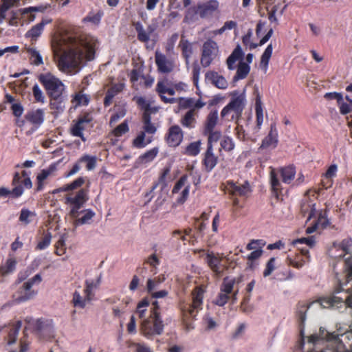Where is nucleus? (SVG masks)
<instances>
[{"label": "nucleus", "mask_w": 352, "mask_h": 352, "mask_svg": "<svg viewBox=\"0 0 352 352\" xmlns=\"http://www.w3.org/2000/svg\"><path fill=\"white\" fill-rule=\"evenodd\" d=\"M82 163L85 164V168L87 170H92L96 166L97 158L96 156L87 154L83 155L73 165L70 170L65 175V177H68L77 173L80 170V164Z\"/></svg>", "instance_id": "dca6fc26"}, {"label": "nucleus", "mask_w": 352, "mask_h": 352, "mask_svg": "<svg viewBox=\"0 0 352 352\" xmlns=\"http://www.w3.org/2000/svg\"><path fill=\"white\" fill-rule=\"evenodd\" d=\"M16 260L14 257H9L5 263L0 266V275L6 276V275L14 272L16 270Z\"/></svg>", "instance_id": "79ce46f5"}, {"label": "nucleus", "mask_w": 352, "mask_h": 352, "mask_svg": "<svg viewBox=\"0 0 352 352\" xmlns=\"http://www.w3.org/2000/svg\"><path fill=\"white\" fill-rule=\"evenodd\" d=\"M270 191L272 195L276 199L277 201H280L283 195L282 184L278 179L280 175L282 182L285 184H289L295 178L296 168L294 165H289L286 166L274 168L270 167Z\"/></svg>", "instance_id": "20e7f679"}, {"label": "nucleus", "mask_w": 352, "mask_h": 352, "mask_svg": "<svg viewBox=\"0 0 352 352\" xmlns=\"http://www.w3.org/2000/svg\"><path fill=\"white\" fill-rule=\"evenodd\" d=\"M36 214L30 211L26 208H23L21 210L19 221L23 226H27L31 222V218L34 217Z\"/></svg>", "instance_id": "603ef678"}, {"label": "nucleus", "mask_w": 352, "mask_h": 352, "mask_svg": "<svg viewBox=\"0 0 352 352\" xmlns=\"http://www.w3.org/2000/svg\"><path fill=\"white\" fill-rule=\"evenodd\" d=\"M278 144V132L275 124L271 125L268 135L263 140L261 146L263 148H275Z\"/></svg>", "instance_id": "f704fd0d"}, {"label": "nucleus", "mask_w": 352, "mask_h": 352, "mask_svg": "<svg viewBox=\"0 0 352 352\" xmlns=\"http://www.w3.org/2000/svg\"><path fill=\"white\" fill-rule=\"evenodd\" d=\"M24 118L34 129H38L44 122L45 110L41 108L30 109L27 111Z\"/></svg>", "instance_id": "412c9836"}, {"label": "nucleus", "mask_w": 352, "mask_h": 352, "mask_svg": "<svg viewBox=\"0 0 352 352\" xmlns=\"http://www.w3.org/2000/svg\"><path fill=\"white\" fill-rule=\"evenodd\" d=\"M152 141L153 138L151 137H148L146 139V135L144 132L141 131L133 140L132 144L135 148H142L150 144Z\"/></svg>", "instance_id": "a18cd8bd"}, {"label": "nucleus", "mask_w": 352, "mask_h": 352, "mask_svg": "<svg viewBox=\"0 0 352 352\" xmlns=\"http://www.w3.org/2000/svg\"><path fill=\"white\" fill-rule=\"evenodd\" d=\"M93 120V116L89 112H85L77 118L76 121H74V124L70 129L71 134L74 137L80 138L83 142L86 141L84 137L83 131L86 126L90 124Z\"/></svg>", "instance_id": "4468645a"}, {"label": "nucleus", "mask_w": 352, "mask_h": 352, "mask_svg": "<svg viewBox=\"0 0 352 352\" xmlns=\"http://www.w3.org/2000/svg\"><path fill=\"white\" fill-rule=\"evenodd\" d=\"M345 270L346 271V283L344 284V286L352 281V263L349 258L345 260ZM343 285L340 284V287ZM322 305L324 307H339L342 305H344L346 307L352 308V285L351 287L346 288H339L336 290V294L327 297L323 298L322 300Z\"/></svg>", "instance_id": "7ed1b4c3"}, {"label": "nucleus", "mask_w": 352, "mask_h": 352, "mask_svg": "<svg viewBox=\"0 0 352 352\" xmlns=\"http://www.w3.org/2000/svg\"><path fill=\"white\" fill-rule=\"evenodd\" d=\"M143 129L144 133L154 134L157 131V128L151 122V118L149 113H144L143 115Z\"/></svg>", "instance_id": "3c124183"}, {"label": "nucleus", "mask_w": 352, "mask_h": 352, "mask_svg": "<svg viewBox=\"0 0 352 352\" xmlns=\"http://www.w3.org/2000/svg\"><path fill=\"white\" fill-rule=\"evenodd\" d=\"M219 3L217 0H209L205 3H199L197 6L189 8L184 16L186 22H193L198 19V16L206 19L211 16L218 10Z\"/></svg>", "instance_id": "6e6552de"}, {"label": "nucleus", "mask_w": 352, "mask_h": 352, "mask_svg": "<svg viewBox=\"0 0 352 352\" xmlns=\"http://www.w3.org/2000/svg\"><path fill=\"white\" fill-rule=\"evenodd\" d=\"M184 133L179 125L171 126L165 135L164 140L170 147H177L182 142Z\"/></svg>", "instance_id": "a211bd4d"}, {"label": "nucleus", "mask_w": 352, "mask_h": 352, "mask_svg": "<svg viewBox=\"0 0 352 352\" xmlns=\"http://www.w3.org/2000/svg\"><path fill=\"white\" fill-rule=\"evenodd\" d=\"M89 102V98L87 95L82 94L81 91L76 93L73 96L72 102L74 106L87 105Z\"/></svg>", "instance_id": "5fc2aeb1"}, {"label": "nucleus", "mask_w": 352, "mask_h": 352, "mask_svg": "<svg viewBox=\"0 0 352 352\" xmlns=\"http://www.w3.org/2000/svg\"><path fill=\"white\" fill-rule=\"evenodd\" d=\"M124 88L123 83H116L113 85L106 92L104 98V106L107 107L112 104L113 98L122 92Z\"/></svg>", "instance_id": "473e14b6"}, {"label": "nucleus", "mask_w": 352, "mask_h": 352, "mask_svg": "<svg viewBox=\"0 0 352 352\" xmlns=\"http://www.w3.org/2000/svg\"><path fill=\"white\" fill-rule=\"evenodd\" d=\"M218 53L219 47L214 41L208 39L205 41L202 46L200 60L202 67H209L217 56Z\"/></svg>", "instance_id": "ddd939ff"}, {"label": "nucleus", "mask_w": 352, "mask_h": 352, "mask_svg": "<svg viewBox=\"0 0 352 352\" xmlns=\"http://www.w3.org/2000/svg\"><path fill=\"white\" fill-rule=\"evenodd\" d=\"M104 15L102 10H98L97 12H90L88 14L83 18V23H91L94 25H98L100 23L102 17Z\"/></svg>", "instance_id": "09e8293b"}, {"label": "nucleus", "mask_w": 352, "mask_h": 352, "mask_svg": "<svg viewBox=\"0 0 352 352\" xmlns=\"http://www.w3.org/2000/svg\"><path fill=\"white\" fill-rule=\"evenodd\" d=\"M218 121L219 115L217 109L210 111L206 117L201 133L204 136L207 137L206 146L213 147L214 143H217L222 139V132L215 129Z\"/></svg>", "instance_id": "0eeeda50"}, {"label": "nucleus", "mask_w": 352, "mask_h": 352, "mask_svg": "<svg viewBox=\"0 0 352 352\" xmlns=\"http://www.w3.org/2000/svg\"><path fill=\"white\" fill-rule=\"evenodd\" d=\"M96 41L91 36L81 39L75 47L65 51L58 61V69L66 74L76 72L84 60H91L95 56Z\"/></svg>", "instance_id": "f257e3e1"}, {"label": "nucleus", "mask_w": 352, "mask_h": 352, "mask_svg": "<svg viewBox=\"0 0 352 352\" xmlns=\"http://www.w3.org/2000/svg\"><path fill=\"white\" fill-rule=\"evenodd\" d=\"M231 99L221 111V117L228 121L236 122L241 118L242 113L246 104L245 94L239 91L230 94Z\"/></svg>", "instance_id": "39448f33"}, {"label": "nucleus", "mask_w": 352, "mask_h": 352, "mask_svg": "<svg viewBox=\"0 0 352 352\" xmlns=\"http://www.w3.org/2000/svg\"><path fill=\"white\" fill-rule=\"evenodd\" d=\"M273 51V47L272 43L269 44L266 49L265 50L264 52L263 53L261 58V62H260V66L262 69H263L265 71H267L268 68L269 62L270 60V58L272 54Z\"/></svg>", "instance_id": "de8ad7c7"}, {"label": "nucleus", "mask_w": 352, "mask_h": 352, "mask_svg": "<svg viewBox=\"0 0 352 352\" xmlns=\"http://www.w3.org/2000/svg\"><path fill=\"white\" fill-rule=\"evenodd\" d=\"M133 25L137 32L138 40L142 43H147L150 40L151 34L155 30V27L153 25H148L145 30L140 21L135 23Z\"/></svg>", "instance_id": "393cba45"}, {"label": "nucleus", "mask_w": 352, "mask_h": 352, "mask_svg": "<svg viewBox=\"0 0 352 352\" xmlns=\"http://www.w3.org/2000/svg\"><path fill=\"white\" fill-rule=\"evenodd\" d=\"M81 212H85V214L81 217L74 218L75 219V224L76 226L89 223L90 220L95 215V212L90 209L82 210Z\"/></svg>", "instance_id": "6e6d98bb"}, {"label": "nucleus", "mask_w": 352, "mask_h": 352, "mask_svg": "<svg viewBox=\"0 0 352 352\" xmlns=\"http://www.w3.org/2000/svg\"><path fill=\"white\" fill-rule=\"evenodd\" d=\"M48 98L50 99L49 106L52 110L56 111V113H61L64 111L67 100L65 94H60Z\"/></svg>", "instance_id": "7c9ffc66"}, {"label": "nucleus", "mask_w": 352, "mask_h": 352, "mask_svg": "<svg viewBox=\"0 0 352 352\" xmlns=\"http://www.w3.org/2000/svg\"><path fill=\"white\" fill-rule=\"evenodd\" d=\"M57 166H58V162H55V163H52L46 169H43L40 173H38L36 177L43 179L44 181H45V179L49 177L51 175H52L54 172H56L57 170Z\"/></svg>", "instance_id": "e2e57ef3"}, {"label": "nucleus", "mask_w": 352, "mask_h": 352, "mask_svg": "<svg viewBox=\"0 0 352 352\" xmlns=\"http://www.w3.org/2000/svg\"><path fill=\"white\" fill-rule=\"evenodd\" d=\"M88 190L81 188L74 197H67L65 204H69L71 209L69 216L71 218H76L79 215V210L88 201Z\"/></svg>", "instance_id": "f8f14e48"}, {"label": "nucleus", "mask_w": 352, "mask_h": 352, "mask_svg": "<svg viewBox=\"0 0 352 352\" xmlns=\"http://www.w3.org/2000/svg\"><path fill=\"white\" fill-rule=\"evenodd\" d=\"M38 80L48 97L65 94V85L58 78L50 72L41 74L38 76Z\"/></svg>", "instance_id": "9b49d317"}, {"label": "nucleus", "mask_w": 352, "mask_h": 352, "mask_svg": "<svg viewBox=\"0 0 352 352\" xmlns=\"http://www.w3.org/2000/svg\"><path fill=\"white\" fill-rule=\"evenodd\" d=\"M150 305V300L148 298H144L140 300L136 308L135 313L138 315L140 318H144L146 312V307Z\"/></svg>", "instance_id": "13d9d810"}, {"label": "nucleus", "mask_w": 352, "mask_h": 352, "mask_svg": "<svg viewBox=\"0 0 352 352\" xmlns=\"http://www.w3.org/2000/svg\"><path fill=\"white\" fill-rule=\"evenodd\" d=\"M30 172L27 170H22L21 173L16 172L13 176L12 185L14 188H21L23 191L25 188H32V182L30 177Z\"/></svg>", "instance_id": "5701e85b"}, {"label": "nucleus", "mask_w": 352, "mask_h": 352, "mask_svg": "<svg viewBox=\"0 0 352 352\" xmlns=\"http://www.w3.org/2000/svg\"><path fill=\"white\" fill-rule=\"evenodd\" d=\"M307 342L313 346L323 343L325 347L319 351H310L308 352H352V344L347 349L340 336L336 332L330 333L324 327H320L319 331L307 337Z\"/></svg>", "instance_id": "f03ea898"}, {"label": "nucleus", "mask_w": 352, "mask_h": 352, "mask_svg": "<svg viewBox=\"0 0 352 352\" xmlns=\"http://www.w3.org/2000/svg\"><path fill=\"white\" fill-rule=\"evenodd\" d=\"M155 62L158 72L162 74H168L174 69L173 60L168 58L165 54L159 51H156L155 53Z\"/></svg>", "instance_id": "6ab92c4d"}, {"label": "nucleus", "mask_w": 352, "mask_h": 352, "mask_svg": "<svg viewBox=\"0 0 352 352\" xmlns=\"http://www.w3.org/2000/svg\"><path fill=\"white\" fill-rule=\"evenodd\" d=\"M158 152H159L158 148H157V147L153 148L147 151L142 155H141L139 157L138 160L141 163H144V164L148 163V162L153 161L155 158Z\"/></svg>", "instance_id": "864d4df0"}, {"label": "nucleus", "mask_w": 352, "mask_h": 352, "mask_svg": "<svg viewBox=\"0 0 352 352\" xmlns=\"http://www.w3.org/2000/svg\"><path fill=\"white\" fill-rule=\"evenodd\" d=\"M85 184V178L82 177H79L72 182L67 184L64 187L65 191L74 190L78 188H80Z\"/></svg>", "instance_id": "338daca9"}, {"label": "nucleus", "mask_w": 352, "mask_h": 352, "mask_svg": "<svg viewBox=\"0 0 352 352\" xmlns=\"http://www.w3.org/2000/svg\"><path fill=\"white\" fill-rule=\"evenodd\" d=\"M44 8L42 6H30L28 8H21L17 12L21 15L23 23H29L36 19L34 12H43Z\"/></svg>", "instance_id": "cd10ccee"}, {"label": "nucleus", "mask_w": 352, "mask_h": 352, "mask_svg": "<svg viewBox=\"0 0 352 352\" xmlns=\"http://www.w3.org/2000/svg\"><path fill=\"white\" fill-rule=\"evenodd\" d=\"M32 95L34 98L35 102H39L41 104L45 103V97L38 85V84H34L32 87Z\"/></svg>", "instance_id": "0e129e2a"}, {"label": "nucleus", "mask_w": 352, "mask_h": 352, "mask_svg": "<svg viewBox=\"0 0 352 352\" xmlns=\"http://www.w3.org/2000/svg\"><path fill=\"white\" fill-rule=\"evenodd\" d=\"M338 170V166L336 164H331L328 169L327 170L326 173L324 174L322 177H324L327 180V183L324 182V181L322 179L321 182V184L322 187L325 188H328L329 187H331L333 184V180L332 178L336 176V173Z\"/></svg>", "instance_id": "37998d69"}, {"label": "nucleus", "mask_w": 352, "mask_h": 352, "mask_svg": "<svg viewBox=\"0 0 352 352\" xmlns=\"http://www.w3.org/2000/svg\"><path fill=\"white\" fill-rule=\"evenodd\" d=\"M23 194V190L19 188H13L12 190H9L5 187L0 188V197H6L10 196L13 199H17Z\"/></svg>", "instance_id": "49530a36"}, {"label": "nucleus", "mask_w": 352, "mask_h": 352, "mask_svg": "<svg viewBox=\"0 0 352 352\" xmlns=\"http://www.w3.org/2000/svg\"><path fill=\"white\" fill-rule=\"evenodd\" d=\"M52 22V19H43L42 21L32 26L25 34L26 38H31L32 41H36V39L41 35L44 27Z\"/></svg>", "instance_id": "c85d7f7f"}, {"label": "nucleus", "mask_w": 352, "mask_h": 352, "mask_svg": "<svg viewBox=\"0 0 352 352\" xmlns=\"http://www.w3.org/2000/svg\"><path fill=\"white\" fill-rule=\"evenodd\" d=\"M101 275H99L96 279H87L85 282L84 294L86 296L87 302L94 299V291L99 288L101 283Z\"/></svg>", "instance_id": "a878e982"}, {"label": "nucleus", "mask_w": 352, "mask_h": 352, "mask_svg": "<svg viewBox=\"0 0 352 352\" xmlns=\"http://www.w3.org/2000/svg\"><path fill=\"white\" fill-rule=\"evenodd\" d=\"M170 166H167L162 170L158 181L153 183L150 191L146 194V197L149 196L160 184H162L163 187H166L167 186L166 177L170 175Z\"/></svg>", "instance_id": "4c0bfd02"}, {"label": "nucleus", "mask_w": 352, "mask_h": 352, "mask_svg": "<svg viewBox=\"0 0 352 352\" xmlns=\"http://www.w3.org/2000/svg\"><path fill=\"white\" fill-rule=\"evenodd\" d=\"M310 259L309 251L306 248H302L294 255H288L286 258V263L289 266L295 268H301Z\"/></svg>", "instance_id": "f3484780"}, {"label": "nucleus", "mask_w": 352, "mask_h": 352, "mask_svg": "<svg viewBox=\"0 0 352 352\" xmlns=\"http://www.w3.org/2000/svg\"><path fill=\"white\" fill-rule=\"evenodd\" d=\"M205 77L206 80L209 81L218 89H226L228 87L226 79L217 72L209 71L206 72Z\"/></svg>", "instance_id": "bb28decb"}, {"label": "nucleus", "mask_w": 352, "mask_h": 352, "mask_svg": "<svg viewBox=\"0 0 352 352\" xmlns=\"http://www.w3.org/2000/svg\"><path fill=\"white\" fill-rule=\"evenodd\" d=\"M199 111L189 109L181 119V124L188 129H193L195 126L196 117L198 116Z\"/></svg>", "instance_id": "e433bc0d"}, {"label": "nucleus", "mask_w": 352, "mask_h": 352, "mask_svg": "<svg viewBox=\"0 0 352 352\" xmlns=\"http://www.w3.org/2000/svg\"><path fill=\"white\" fill-rule=\"evenodd\" d=\"M129 131L127 120H124L123 122L117 126L111 132L113 135L116 138H120L124 134L126 133Z\"/></svg>", "instance_id": "680f3d73"}, {"label": "nucleus", "mask_w": 352, "mask_h": 352, "mask_svg": "<svg viewBox=\"0 0 352 352\" xmlns=\"http://www.w3.org/2000/svg\"><path fill=\"white\" fill-rule=\"evenodd\" d=\"M220 146L219 152H221V150L226 152H230L234 148L235 144L230 137L225 135L220 141Z\"/></svg>", "instance_id": "4d7b16f0"}, {"label": "nucleus", "mask_w": 352, "mask_h": 352, "mask_svg": "<svg viewBox=\"0 0 352 352\" xmlns=\"http://www.w3.org/2000/svg\"><path fill=\"white\" fill-rule=\"evenodd\" d=\"M236 68V72L233 77V82H237L239 80L244 79L247 77L250 71V66L243 62L240 61Z\"/></svg>", "instance_id": "a19ab883"}, {"label": "nucleus", "mask_w": 352, "mask_h": 352, "mask_svg": "<svg viewBox=\"0 0 352 352\" xmlns=\"http://www.w3.org/2000/svg\"><path fill=\"white\" fill-rule=\"evenodd\" d=\"M41 281L42 277L41 274H37L27 281L23 282L13 294L14 300L18 303H21L33 299L38 294V291L32 289V286L34 284H40Z\"/></svg>", "instance_id": "9d476101"}, {"label": "nucleus", "mask_w": 352, "mask_h": 352, "mask_svg": "<svg viewBox=\"0 0 352 352\" xmlns=\"http://www.w3.org/2000/svg\"><path fill=\"white\" fill-rule=\"evenodd\" d=\"M204 260L211 271L218 277L221 276L226 269V266L222 264L223 257L219 253L208 251Z\"/></svg>", "instance_id": "2eb2a0df"}, {"label": "nucleus", "mask_w": 352, "mask_h": 352, "mask_svg": "<svg viewBox=\"0 0 352 352\" xmlns=\"http://www.w3.org/2000/svg\"><path fill=\"white\" fill-rule=\"evenodd\" d=\"M170 83L167 79L159 80L156 85L155 91L160 97L161 100L166 104H173L176 102L175 98H167L164 96L166 94Z\"/></svg>", "instance_id": "c756f323"}, {"label": "nucleus", "mask_w": 352, "mask_h": 352, "mask_svg": "<svg viewBox=\"0 0 352 352\" xmlns=\"http://www.w3.org/2000/svg\"><path fill=\"white\" fill-rule=\"evenodd\" d=\"M241 280V276L237 278H230L228 276L225 277L220 286V291L230 295L233 292L234 284L240 283Z\"/></svg>", "instance_id": "58836bf2"}, {"label": "nucleus", "mask_w": 352, "mask_h": 352, "mask_svg": "<svg viewBox=\"0 0 352 352\" xmlns=\"http://www.w3.org/2000/svg\"><path fill=\"white\" fill-rule=\"evenodd\" d=\"M164 277H155L154 278H149L146 283V291L147 292H151L152 290H155L158 286L164 280Z\"/></svg>", "instance_id": "69168bd1"}, {"label": "nucleus", "mask_w": 352, "mask_h": 352, "mask_svg": "<svg viewBox=\"0 0 352 352\" xmlns=\"http://www.w3.org/2000/svg\"><path fill=\"white\" fill-rule=\"evenodd\" d=\"M51 239L52 234L50 232H47L38 242L35 249L36 250H43L46 249L50 245Z\"/></svg>", "instance_id": "052dcab7"}, {"label": "nucleus", "mask_w": 352, "mask_h": 352, "mask_svg": "<svg viewBox=\"0 0 352 352\" xmlns=\"http://www.w3.org/2000/svg\"><path fill=\"white\" fill-rule=\"evenodd\" d=\"M26 51L30 54V60L32 64L38 66L43 63V58L36 49L34 47H28Z\"/></svg>", "instance_id": "8fccbe9b"}, {"label": "nucleus", "mask_w": 352, "mask_h": 352, "mask_svg": "<svg viewBox=\"0 0 352 352\" xmlns=\"http://www.w3.org/2000/svg\"><path fill=\"white\" fill-rule=\"evenodd\" d=\"M204 293V289L197 286L192 292L191 302H180L179 307L184 322H187L189 319H195L199 311L203 309Z\"/></svg>", "instance_id": "423d86ee"}, {"label": "nucleus", "mask_w": 352, "mask_h": 352, "mask_svg": "<svg viewBox=\"0 0 352 352\" xmlns=\"http://www.w3.org/2000/svg\"><path fill=\"white\" fill-rule=\"evenodd\" d=\"M201 164L207 173L211 172L218 163L219 157L214 152V147L206 146L202 155Z\"/></svg>", "instance_id": "4be33fe9"}, {"label": "nucleus", "mask_w": 352, "mask_h": 352, "mask_svg": "<svg viewBox=\"0 0 352 352\" xmlns=\"http://www.w3.org/2000/svg\"><path fill=\"white\" fill-rule=\"evenodd\" d=\"M55 254L61 256L65 253L66 247H65V236H61L58 241L55 244Z\"/></svg>", "instance_id": "774afa93"}, {"label": "nucleus", "mask_w": 352, "mask_h": 352, "mask_svg": "<svg viewBox=\"0 0 352 352\" xmlns=\"http://www.w3.org/2000/svg\"><path fill=\"white\" fill-rule=\"evenodd\" d=\"M164 324L161 314L155 311L150 313L149 316L144 318L140 324L141 333L148 339L153 338L155 336H160L164 331Z\"/></svg>", "instance_id": "1a4fd4ad"}, {"label": "nucleus", "mask_w": 352, "mask_h": 352, "mask_svg": "<svg viewBox=\"0 0 352 352\" xmlns=\"http://www.w3.org/2000/svg\"><path fill=\"white\" fill-rule=\"evenodd\" d=\"M201 141L197 140L190 142L184 149L183 153L184 155L195 157L199 155L201 151Z\"/></svg>", "instance_id": "c03bdc74"}, {"label": "nucleus", "mask_w": 352, "mask_h": 352, "mask_svg": "<svg viewBox=\"0 0 352 352\" xmlns=\"http://www.w3.org/2000/svg\"><path fill=\"white\" fill-rule=\"evenodd\" d=\"M244 53L239 45H237L234 50L232 51L231 54L227 58L226 63L228 68L230 70H234L236 69V63L237 60L242 61Z\"/></svg>", "instance_id": "72a5a7b5"}, {"label": "nucleus", "mask_w": 352, "mask_h": 352, "mask_svg": "<svg viewBox=\"0 0 352 352\" xmlns=\"http://www.w3.org/2000/svg\"><path fill=\"white\" fill-rule=\"evenodd\" d=\"M87 301L86 296H85V298H83L79 292L75 291L74 292L72 300L74 307L84 309L86 306Z\"/></svg>", "instance_id": "bf43d9fd"}, {"label": "nucleus", "mask_w": 352, "mask_h": 352, "mask_svg": "<svg viewBox=\"0 0 352 352\" xmlns=\"http://www.w3.org/2000/svg\"><path fill=\"white\" fill-rule=\"evenodd\" d=\"M255 113H256V125L254 126V133H258L263 123V108L261 98L259 94L256 97L255 100Z\"/></svg>", "instance_id": "2f4dec72"}, {"label": "nucleus", "mask_w": 352, "mask_h": 352, "mask_svg": "<svg viewBox=\"0 0 352 352\" xmlns=\"http://www.w3.org/2000/svg\"><path fill=\"white\" fill-rule=\"evenodd\" d=\"M176 102L178 103L181 109H194L195 111H199L206 105V102L202 101L201 99L195 100L193 98H176Z\"/></svg>", "instance_id": "b1692460"}, {"label": "nucleus", "mask_w": 352, "mask_h": 352, "mask_svg": "<svg viewBox=\"0 0 352 352\" xmlns=\"http://www.w3.org/2000/svg\"><path fill=\"white\" fill-rule=\"evenodd\" d=\"M226 188L229 195L232 197L236 195L246 197L251 191L250 184L248 181H245L243 184L227 181Z\"/></svg>", "instance_id": "aec40b11"}, {"label": "nucleus", "mask_w": 352, "mask_h": 352, "mask_svg": "<svg viewBox=\"0 0 352 352\" xmlns=\"http://www.w3.org/2000/svg\"><path fill=\"white\" fill-rule=\"evenodd\" d=\"M179 47L182 51V56L185 60L186 64L189 65L190 58L193 53L192 43L182 36L179 43Z\"/></svg>", "instance_id": "c9c22d12"}, {"label": "nucleus", "mask_w": 352, "mask_h": 352, "mask_svg": "<svg viewBox=\"0 0 352 352\" xmlns=\"http://www.w3.org/2000/svg\"><path fill=\"white\" fill-rule=\"evenodd\" d=\"M22 326L21 320L16 321L14 324L8 327V344L9 345L15 343L17 339L18 333Z\"/></svg>", "instance_id": "ea45409f"}]
</instances>
